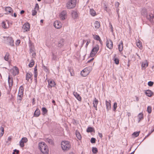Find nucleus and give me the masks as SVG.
I'll return each mask as SVG.
<instances>
[{
  "label": "nucleus",
  "mask_w": 154,
  "mask_h": 154,
  "mask_svg": "<svg viewBox=\"0 0 154 154\" xmlns=\"http://www.w3.org/2000/svg\"><path fill=\"white\" fill-rule=\"evenodd\" d=\"M38 148L43 154H48L49 152L48 148L45 142H40L38 144Z\"/></svg>",
  "instance_id": "obj_1"
},
{
  "label": "nucleus",
  "mask_w": 154,
  "mask_h": 154,
  "mask_svg": "<svg viewBox=\"0 0 154 154\" xmlns=\"http://www.w3.org/2000/svg\"><path fill=\"white\" fill-rule=\"evenodd\" d=\"M61 146L62 149L64 151H67L71 148L70 142L68 141H63L61 143Z\"/></svg>",
  "instance_id": "obj_2"
},
{
  "label": "nucleus",
  "mask_w": 154,
  "mask_h": 154,
  "mask_svg": "<svg viewBox=\"0 0 154 154\" xmlns=\"http://www.w3.org/2000/svg\"><path fill=\"white\" fill-rule=\"evenodd\" d=\"M76 4V0H69L66 4V7L67 9H72L75 7Z\"/></svg>",
  "instance_id": "obj_3"
},
{
  "label": "nucleus",
  "mask_w": 154,
  "mask_h": 154,
  "mask_svg": "<svg viewBox=\"0 0 154 154\" xmlns=\"http://www.w3.org/2000/svg\"><path fill=\"white\" fill-rule=\"evenodd\" d=\"M92 69L91 66H88L84 69L81 72L82 76L86 77L88 75Z\"/></svg>",
  "instance_id": "obj_4"
},
{
  "label": "nucleus",
  "mask_w": 154,
  "mask_h": 154,
  "mask_svg": "<svg viewBox=\"0 0 154 154\" xmlns=\"http://www.w3.org/2000/svg\"><path fill=\"white\" fill-rule=\"evenodd\" d=\"M99 47L98 45H96L92 49L90 54L91 57H94L98 51Z\"/></svg>",
  "instance_id": "obj_5"
},
{
  "label": "nucleus",
  "mask_w": 154,
  "mask_h": 154,
  "mask_svg": "<svg viewBox=\"0 0 154 154\" xmlns=\"http://www.w3.org/2000/svg\"><path fill=\"white\" fill-rule=\"evenodd\" d=\"M11 71L13 75L14 76L18 75L19 73V69L16 66L13 67V68L11 69Z\"/></svg>",
  "instance_id": "obj_6"
},
{
  "label": "nucleus",
  "mask_w": 154,
  "mask_h": 154,
  "mask_svg": "<svg viewBox=\"0 0 154 154\" xmlns=\"http://www.w3.org/2000/svg\"><path fill=\"white\" fill-rule=\"evenodd\" d=\"M106 45L108 48L112 49L113 48V43L112 40L109 39H107L106 42Z\"/></svg>",
  "instance_id": "obj_7"
},
{
  "label": "nucleus",
  "mask_w": 154,
  "mask_h": 154,
  "mask_svg": "<svg viewBox=\"0 0 154 154\" xmlns=\"http://www.w3.org/2000/svg\"><path fill=\"white\" fill-rule=\"evenodd\" d=\"M54 26L55 28L57 29H60L62 26V24L61 22L58 21H56L54 23Z\"/></svg>",
  "instance_id": "obj_8"
},
{
  "label": "nucleus",
  "mask_w": 154,
  "mask_h": 154,
  "mask_svg": "<svg viewBox=\"0 0 154 154\" xmlns=\"http://www.w3.org/2000/svg\"><path fill=\"white\" fill-rule=\"evenodd\" d=\"M7 41V44L10 46H14V41L11 37H8Z\"/></svg>",
  "instance_id": "obj_9"
},
{
  "label": "nucleus",
  "mask_w": 154,
  "mask_h": 154,
  "mask_svg": "<svg viewBox=\"0 0 154 154\" xmlns=\"http://www.w3.org/2000/svg\"><path fill=\"white\" fill-rule=\"evenodd\" d=\"M13 79L12 77H11L9 75L8 77V82L9 88L10 89H11L13 85Z\"/></svg>",
  "instance_id": "obj_10"
},
{
  "label": "nucleus",
  "mask_w": 154,
  "mask_h": 154,
  "mask_svg": "<svg viewBox=\"0 0 154 154\" xmlns=\"http://www.w3.org/2000/svg\"><path fill=\"white\" fill-rule=\"evenodd\" d=\"M28 141L27 138L26 137H23L20 141V145L21 147H23L24 146V143Z\"/></svg>",
  "instance_id": "obj_11"
},
{
  "label": "nucleus",
  "mask_w": 154,
  "mask_h": 154,
  "mask_svg": "<svg viewBox=\"0 0 154 154\" xmlns=\"http://www.w3.org/2000/svg\"><path fill=\"white\" fill-rule=\"evenodd\" d=\"M60 17L62 20H65L66 17V11H63L61 13L60 15Z\"/></svg>",
  "instance_id": "obj_12"
},
{
  "label": "nucleus",
  "mask_w": 154,
  "mask_h": 154,
  "mask_svg": "<svg viewBox=\"0 0 154 154\" xmlns=\"http://www.w3.org/2000/svg\"><path fill=\"white\" fill-rule=\"evenodd\" d=\"M22 29L23 32L28 31L29 30V23H25L23 26Z\"/></svg>",
  "instance_id": "obj_13"
},
{
  "label": "nucleus",
  "mask_w": 154,
  "mask_h": 154,
  "mask_svg": "<svg viewBox=\"0 0 154 154\" xmlns=\"http://www.w3.org/2000/svg\"><path fill=\"white\" fill-rule=\"evenodd\" d=\"M148 63L147 60H145L142 63V69H145L148 66Z\"/></svg>",
  "instance_id": "obj_14"
},
{
  "label": "nucleus",
  "mask_w": 154,
  "mask_h": 154,
  "mask_svg": "<svg viewBox=\"0 0 154 154\" xmlns=\"http://www.w3.org/2000/svg\"><path fill=\"white\" fill-rule=\"evenodd\" d=\"M111 102L110 100L109 101H107V100L106 101V108L107 111L110 110L111 109Z\"/></svg>",
  "instance_id": "obj_15"
},
{
  "label": "nucleus",
  "mask_w": 154,
  "mask_h": 154,
  "mask_svg": "<svg viewBox=\"0 0 154 154\" xmlns=\"http://www.w3.org/2000/svg\"><path fill=\"white\" fill-rule=\"evenodd\" d=\"M100 22L97 21H95L93 24V27L95 29H98L100 27Z\"/></svg>",
  "instance_id": "obj_16"
},
{
  "label": "nucleus",
  "mask_w": 154,
  "mask_h": 154,
  "mask_svg": "<svg viewBox=\"0 0 154 154\" xmlns=\"http://www.w3.org/2000/svg\"><path fill=\"white\" fill-rule=\"evenodd\" d=\"M74 96L79 101L82 100V97L77 92H74L73 93Z\"/></svg>",
  "instance_id": "obj_17"
},
{
  "label": "nucleus",
  "mask_w": 154,
  "mask_h": 154,
  "mask_svg": "<svg viewBox=\"0 0 154 154\" xmlns=\"http://www.w3.org/2000/svg\"><path fill=\"white\" fill-rule=\"evenodd\" d=\"M48 87L49 88H51L52 87H54L56 84L53 80H51L48 81Z\"/></svg>",
  "instance_id": "obj_18"
},
{
  "label": "nucleus",
  "mask_w": 154,
  "mask_h": 154,
  "mask_svg": "<svg viewBox=\"0 0 154 154\" xmlns=\"http://www.w3.org/2000/svg\"><path fill=\"white\" fill-rule=\"evenodd\" d=\"M147 17L151 22H154V15L153 14H149V15L147 16Z\"/></svg>",
  "instance_id": "obj_19"
},
{
  "label": "nucleus",
  "mask_w": 154,
  "mask_h": 154,
  "mask_svg": "<svg viewBox=\"0 0 154 154\" xmlns=\"http://www.w3.org/2000/svg\"><path fill=\"white\" fill-rule=\"evenodd\" d=\"M145 94L147 96L150 97H152L153 95L152 92L149 90L146 91Z\"/></svg>",
  "instance_id": "obj_20"
},
{
  "label": "nucleus",
  "mask_w": 154,
  "mask_h": 154,
  "mask_svg": "<svg viewBox=\"0 0 154 154\" xmlns=\"http://www.w3.org/2000/svg\"><path fill=\"white\" fill-rule=\"evenodd\" d=\"M30 54H32L33 58H35L36 56L35 52L34 47H32L30 49Z\"/></svg>",
  "instance_id": "obj_21"
},
{
  "label": "nucleus",
  "mask_w": 154,
  "mask_h": 154,
  "mask_svg": "<svg viewBox=\"0 0 154 154\" xmlns=\"http://www.w3.org/2000/svg\"><path fill=\"white\" fill-rule=\"evenodd\" d=\"M2 27L4 29H7L9 27V24L8 22H2Z\"/></svg>",
  "instance_id": "obj_22"
},
{
  "label": "nucleus",
  "mask_w": 154,
  "mask_h": 154,
  "mask_svg": "<svg viewBox=\"0 0 154 154\" xmlns=\"http://www.w3.org/2000/svg\"><path fill=\"white\" fill-rule=\"evenodd\" d=\"M123 48V42L121 41L119 44L118 45V49L120 52L122 51Z\"/></svg>",
  "instance_id": "obj_23"
},
{
  "label": "nucleus",
  "mask_w": 154,
  "mask_h": 154,
  "mask_svg": "<svg viewBox=\"0 0 154 154\" xmlns=\"http://www.w3.org/2000/svg\"><path fill=\"white\" fill-rule=\"evenodd\" d=\"M98 103V100L96 98H95L93 101V106L95 108V109L97 110V106Z\"/></svg>",
  "instance_id": "obj_24"
},
{
  "label": "nucleus",
  "mask_w": 154,
  "mask_h": 154,
  "mask_svg": "<svg viewBox=\"0 0 154 154\" xmlns=\"http://www.w3.org/2000/svg\"><path fill=\"white\" fill-rule=\"evenodd\" d=\"M23 95V94L18 93L17 97V101L18 102L20 103L22 99Z\"/></svg>",
  "instance_id": "obj_25"
},
{
  "label": "nucleus",
  "mask_w": 154,
  "mask_h": 154,
  "mask_svg": "<svg viewBox=\"0 0 154 154\" xmlns=\"http://www.w3.org/2000/svg\"><path fill=\"white\" fill-rule=\"evenodd\" d=\"M40 114V111L38 109H37L34 112V116L35 117H37L39 116Z\"/></svg>",
  "instance_id": "obj_26"
},
{
  "label": "nucleus",
  "mask_w": 154,
  "mask_h": 154,
  "mask_svg": "<svg viewBox=\"0 0 154 154\" xmlns=\"http://www.w3.org/2000/svg\"><path fill=\"white\" fill-rule=\"evenodd\" d=\"M7 14H9L11 13L12 11V9L10 7H8L5 8V9Z\"/></svg>",
  "instance_id": "obj_27"
},
{
  "label": "nucleus",
  "mask_w": 154,
  "mask_h": 154,
  "mask_svg": "<svg viewBox=\"0 0 154 154\" xmlns=\"http://www.w3.org/2000/svg\"><path fill=\"white\" fill-rule=\"evenodd\" d=\"M90 14L92 16H95L96 15V14L95 11L93 9H90Z\"/></svg>",
  "instance_id": "obj_28"
},
{
  "label": "nucleus",
  "mask_w": 154,
  "mask_h": 154,
  "mask_svg": "<svg viewBox=\"0 0 154 154\" xmlns=\"http://www.w3.org/2000/svg\"><path fill=\"white\" fill-rule=\"evenodd\" d=\"M137 45L140 49H142V42H141L140 41L137 42Z\"/></svg>",
  "instance_id": "obj_29"
},
{
  "label": "nucleus",
  "mask_w": 154,
  "mask_h": 154,
  "mask_svg": "<svg viewBox=\"0 0 154 154\" xmlns=\"http://www.w3.org/2000/svg\"><path fill=\"white\" fill-rule=\"evenodd\" d=\"M76 135L77 138L79 140H81L82 138V137L80 133L78 131L76 132Z\"/></svg>",
  "instance_id": "obj_30"
},
{
  "label": "nucleus",
  "mask_w": 154,
  "mask_h": 154,
  "mask_svg": "<svg viewBox=\"0 0 154 154\" xmlns=\"http://www.w3.org/2000/svg\"><path fill=\"white\" fill-rule=\"evenodd\" d=\"M72 16L73 18L75 19L78 17V14L77 12L73 11L72 13Z\"/></svg>",
  "instance_id": "obj_31"
},
{
  "label": "nucleus",
  "mask_w": 154,
  "mask_h": 154,
  "mask_svg": "<svg viewBox=\"0 0 154 154\" xmlns=\"http://www.w3.org/2000/svg\"><path fill=\"white\" fill-rule=\"evenodd\" d=\"M140 133V131H139L138 132H134L132 134V135L135 137H138Z\"/></svg>",
  "instance_id": "obj_32"
},
{
  "label": "nucleus",
  "mask_w": 154,
  "mask_h": 154,
  "mask_svg": "<svg viewBox=\"0 0 154 154\" xmlns=\"http://www.w3.org/2000/svg\"><path fill=\"white\" fill-rule=\"evenodd\" d=\"M94 38L97 40H98L100 43L102 42L101 40L99 35H95L94 37Z\"/></svg>",
  "instance_id": "obj_33"
},
{
  "label": "nucleus",
  "mask_w": 154,
  "mask_h": 154,
  "mask_svg": "<svg viewBox=\"0 0 154 154\" xmlns=\"http://www.w3.org/2000/svg\"><path fill=\"white\" fill-rule=\"evenodd\" d=\"M0 130L1 132L0 133V137H1L4 134V128L2 127H1L0 128Z\"/></svg>",
  "instance_id": "obj_34"
},
{
  "label": "nucleus",
  "mask_w": 154,
  "mask_h": 154,
  "mask_svg": "<svg viewBox=\"0 0 154 154\" xmlns=\"http://www.w3.org/2000/svg\"><path fill=\"white\" fill-rule=\"evenodd\" d=\"M138 117L139 119V122L140 121L143 119V114L142 113H139L138 115Z\"/></svg>",
  "instance_id": "obj_35"
},
{
  "label": "nucleus",
  "mask_w": 154,
  "mask_h": 154,
  "mask_svg": "<svg viewBox=\"0 0 154 154\" xmlns=\"http://www.w3.org/2000/svg\"><path fill=\"white\" fill-rule=\"evenodd\" d=\"M113 60L115 62V63L117 64L118 65L119 63V60L118 58L115 57L113 58Z\"/></svg>",
  "instance_id": "obj_36"
},
{
  "label": "nucleus",
  "mask_w": 154,
  "mask_h": 154,
  "mask_svg": "<svg viewBox=\"0 0 154 154\" xmlns=\"http://www.w3.org/2000/svg\"><path fill=\"white\" fill-rule=\"evenodd\" d=\"M37 70V65H36L34 68V76L35 78H36L37 76L38 72Z\"/></svg>",
  "instance_id": "obj_37"
},
{
  "label": "nucleus",
  "mask_w": 154,
  "mask_h": 154,
  "mask_svg": "<svg viewBox=\"0 0 154 154\" xmlns=\"http://www.w3.org/2000/svg\"><path fill=\"white\" fill-rule=\"evenodd\" d=\"M94 130V129L93 128L89 127L87 128V131L88 132H93Z\"/></svg>",
  "instance_id": "obj_38"
},
{
  "label": "nucleus",
  "mask_w": 154,
  "mask_h": 154,
  "mask_svg": "<svg viewBox=\"0 0 154 154\" xmlns=\"http://www.w3.org/2000/svg\"><path fill=\"white\" fill-rule=\"evenodd\" d=\"M23 87L21 86L20 87L18 93L22 94H23Z\"/></svg>",
  "instance_id": "obj_39"
},
{
  "label": "nucleus",
  "mask_w": 154,
  "mask_h": 154,
  "mask_svg": "<svg viewBox=\"0 0 154 154\" xmlns=\"http://www.w3.org/2000/svg\"><path fill=\"white\" fill-rule=\"evenodd\" d=\"M9 58V54L8 53H7L4 57V59L6 61H8Z\"/></svg>",
  "instance_id": "obj_40"
},
{
  "label": "nucleus",
  "mask_w": 154,
  "mask_h": 154,
  "mask_svg": "<svg viewBox=\"0 0 154 154\" xmlns=\"http://www.w3.org/2000/svg\"><path fill=\"white\" fill-rule=\"evenodd\" d=\"M91 40L90 39H88L86 40L85 47L87 48L89 44L91 42Z\"/></svg>",
  "instance_id": "obj_41"
},
{
  "label": "nucleus",
  "mask_w": 154,
  "mask_h": 154,
  "mask_svg": "<svg viewBox=\"0 0 154 154\" xmlns=\"http://www.w3.org/2000/svg\"><path fill=\"white\" fill-rule=\"evenodd\" d=\"M35 63V62L34 61V60L32 59L30 63H29V67H32L33 65H34Z\"/></svg>",
  "instance_id": "obj_42"
},
{
  "label": "nucleus",
  "mask_w": 154,
  "mask_h": 154,
  "mask_svg": "<svg viewBox=\"0 0 154 154\" xmlns=\"http://www.w3.org/2000/svg\"><path fill=\"white\" fill-rule=\"evenodd\" d=\"M46 141L50 144H52L53 143V141L52 139L48 138L46 139Z\"/></svg>",
  "instance_id": "obj_43"
},
{
  "label": "nucleus",
  "mask_w": 154,
  "mask_h": 154,
  "mask_svg": "<svg viewBox=\"0 0 154 154\" xmlns=\"http://www.w3.org/2000/svg\"><path fill=\"white\" fill-rule=\"evenodd\" d=\"M42 111L44 114H46L48 112V110L45 107H43L42 108Z\"/></svg>",
  "instance_id": "obj_44"
},
{
  "label": "nucleus",
  "mask_w": 154,
  "mask_h": 154,
  "mask_svg": "<svg viewBox=\"0 0 154 154\" xmlns=\"http://www.w3.org/2000/svg\"><path fill=\"white\" fill-rule=\"evenodd\" d=\"M147 111L149 113H150L152 112V107L150 106H148L147 108Z\"/></svg>",
  "instance_id": "obj_45"
},
{
  "label": "nucleus",
  "mask_w": 154,
  "mask_h": 154,
  "mask_svg": "<svg viewBox=\"0 0 154 154\" xmlns=\"http://www.w3.org/2000/svg\"><path fill=\"white\" fill-rule=\"evenodd\" d=\"M117 103L116 102L114 104L113 107V110L114 111H115L116 110L117 107Z\"/></svg>",
  "instance_id": "obj_46"
},
{
  "label": "nucleus",
  "mask_w": 154,
  "mask_h": 154,
  "mask_svg": "<svg viewBox=\"0 0 154 154\" xmlns=\"http://www.w3.org/2000/svg\"><path fill=\"white\" fill-rule=\"evenodd\" d=\"M92 152L94 153H97L98 152L97 149L96 148H93L92 149Z\"/></svg>",
  "instance_id": "obj_47"
},
{
  "label": "nucleus",
  "mask_w": 154,
  "mask_h": 154,
  "mask_svg": "<svg viewBox=\"0 0 154 154\" xmlns=\"http://www.w3.org/2000/svg\"><path fill=\"white\" fill-rule=\"evenodd\" d=\"M37 13L36 10L34 9V10L32 11V15L34 16L36 15Z\"/></svg>",
  "instance_id": "obj_48"
},
{
  "label": "nucleus",
  "mask_w": 154,
  "mask_h": 154,
  "mask_svg": "<svg viewBox=\"0 0 154 154\" xmlns=\"http://www.w3.org/2000/svg\"><path fill=\"white\" fill-rule=\"evenodd\" d=\"M69 72H70V75L71 76H74L75 75V73L74 72V70L73 69H72V70H70Z\"/></svg>",
  "instance_id": "obj_49"
},
{
  "label": "nucleus",
  "mask_w": 154,
  "mask_h": 154,
  "mask_svg": "<svg viewBox=\"0 0 154 154\" xmlns=\"http://www.w3.org/2000/svg\"><path fill=\"white\" fill-rule=\"evenodd\" d=\"M19 151L17 149H15L14 150L12 154H19Z\"/></svg>",
  "instance_id": "obj_50"
},
{
  "label": "nucleus",
  "mask_w": 154,
  "mask_h": 154,
  "mask_svg": "<svg viewBox=\"0 0 154 154\" xmlns=\"http://www.w3.org/2000/svg\"><path fill=\"white\" fill-rule=\"evenodd\" d=\"M148 85L149 86H152L153 84V82L151 81H149L148 82Z\"/></svg>",
  "instance_id": "obj_51"
},
{
  "label": "nucleus",
  "mask_w": 154,
  "mask_h": 154,
  "mask_svg": "<svg viewBox=\"0 0 154 154\" xmlns=\"http://www.w3.org/2000/svg\"><path fill=\"white\" fill-rule=\"evenodd\" d=\"M96 141V139L94 138H91V143H95Z\"/></svg>",
  "instance_id": "obj_52"
},
{
  "label": "nucleus",
  "mask_w": 154,
  "mask_h": 154,
  "mask_svg": "<svg viewBox=\"0 0 154 154\" xmlns=\"http://www.w3.org/2000/svg\"><path fill=\"white\" fill-rule=\"evenodd\" d=\"M20 43V40H17L15 43L16 45L17 46H18Z\"/></svg>",
  "instance_id": "obj_53"
},
{
  "label": "nucleus",
  "mask_w": 154,
  "mask_h": 154,
  "mask_svg": "<svg viewBox=\"0 0 154 154\" xmlns=\"http://www.w3.org/2000/svg\"><path fill=\"white\" fill-rule=\"evenodd\" d=\"M109 27L111 29V31L112 32H113V28L112 25V24L111 23H109Z\"/></svg>",
  "instance_id": "obj_54"
},
{
  "label": "nucleus",
  "mask_w": 154,
  "mask_h": 154,
  "mask_svg": "<svg viewBox=\"0 0 154 154\" xmlns=\"http://www.w3.org/2000/svg\"><path fill=\"white\" fill-rule=\"evenodd\" d=\"M38 5L37 4H36L35 7V9H36V10H38Z\"/></svg>",
  "instance_id": "obj_55"
},
{
  "label": "nucleus",
  "mask_w": 154,
  "mask_h": 154,
  "mask_svg": "<svg viewBox=\"0 0 154 154\" xmlns=\"http://www.w3.org/2000/svg\"><path fill=\"white\" fill-rule=\"evenodd\" d=\"M98 135L99 137L100 138H102L103 137V135L102 133H98Z\"/></svg>",
  "instance_id": "obj_56"
},
{
  "label": "nucleus",
  "mask_w": 154,
  "mask_h": 154,
  "mask_svg": "<svg viewBox=\"0 0 154 154\" xmlns=\"http://www.w3.org/2000/svg\"><path fill=\"white\" fill-rule=\"evenodd\" d=\"M11 139H12V137L11 136L9 137L8 138V141H11Z\"/></svg>",
  "instance_id": "obj_57"
},
{
  "label": "nucleus",
  "mask_w": 154,
  "mask_h": 154,
  "mask_svg": "<svg viewBox=\"0 0 154 154\" xmlns=\"http://www.w3.org/2000/svg\"><path fill=\"white\" fill-rule=\"evenodd\" d=\"M26 79L28 81L29 80V77H28V73L26 74Z\"/></svg>",
  "instance_id": "obj_58"
},
{
  "label": "nucleus",
  "mask_w": 154,
  "mask_h": 154,
  "mask_svg": "<svg viewBox=\"0 0 154 154\" xmlns=\"http://www.w3.org/2000/svg\"><path fill=\"white\" fill-rule=\"evenodd\" d=\"M35 99L33 98L32 99V103L33 105L35 103Z\"/></svg>",
  "instance_id": "obj_59"
},
{
  "label": "nucleus",
  "mask_w": 154,
  "mask_h": 154,
  "mask_svg": "<svg viewBox=\"0 0 154 154\" xmlns=\"http://www.w3.org/2000/svg\"><path fill=\"white\" fill-rule=\"evenodd\" d=\"M94 60V58H92L90 60H89L88 61V63H89L91 61H92L93 60Z\"/></svg>",
  "instance_id": "obj_60"
},
{
  "label": "nucleus",
  "mask_w": 154,
  "mask_h": 154,
  "mask_svg": "<svg viewBox=\"0 0 154 154\" xmlns=\"http://www.w3.org/2000/svg\"><path fill=\"white\" fill-rule=\"evenodd\" d=\"M24 13V11L23 10H22L20 11V14H22Z\"/></svg>",
  "instance_id": "obj_61"
},
{
  "label": "nucleus",
  "mask_w": 154,
  "mask_h": 154,
  "mask_svg": "<svg viewBox=\"0 0 154 154\" xmlns=\"http://www.w3.org/2000/svg\"><path fill=\"white\" fill-rule=\"evenodd\" d=\"M86 40H83V44H82V46H83V44H84L85 43V42H86Z\"/></svg>",
  "instance_id": "obj_62"
},
{
  "label": "nucleus",
  "mask_w": 154,
  "mask_h": 154,
  "mask_svg": "<svg viewBox=\"0 0 154 154\" xmlns=\"http://www.w3.org/2000/svg\"><path fill=\"white\" fill-rule=\"evenodd\" d=\"M52 102L54 104V105H56V103L55 101H54V100H53L52 101Z\"/></svg>",
  "instance_id": "obj_63"
},
{
  "label": "nucleus",
  "mask_w": 154,
  "mask_h": 154,
  "mask_svg": "<svg viewBox=\"0 0 154 154\" xmlns=\"http://www.w3.org/2000/svg\"><path fill=\"white\" fill-rule=\"evenodd\" d=\"M127 115L128 117L130 116H131V114L130 112H128L127 113Z\"/></svg>",
  "instance_id": "obj_64"
}]
</instances>
